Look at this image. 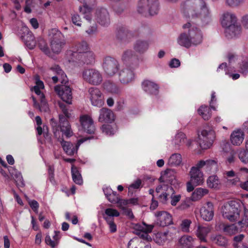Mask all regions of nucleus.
Returning a JSON list of instances; mask_svg holds the SVG:
<instances>
[{
  "label": "nucleus",
  "instance_id": "cd10ccee",
  "mask_svg": "<svg viewBox=\"0 0 248 248\" xmlns=\"http://www.w3.org/2000/svg\"><path fill=\"white\" fill-rule=\"evenodd\" d=\"M143 90L147 93L156 95L158 93V86L155 83L150 80H145L142 82Z\"/></svg>",
  "mask_w": 248,
  "mask_h": 248
},
{
  "label": "nucleus",
  "instance_id": "ea45409f",
  "mask_svg": "<svg viewBox=\"0 0 248 248\" xmlns=\"http://www.w3.org/2000/svg\"><path fill=\"white\" fill-rule=\"evenodd\" d=\"M131 35V33L124 27H120L118 28L116 33L117 38L121 40H126Z\"/></svg>",
  "mask_w": 248,
  "mask_h": 248
},
{
  "label": "nucleus",
  "instance_id": "7c9ffc66",
  "mask_svg": "<svg viewBox=\"0 0 248 248\" xmlns=\"http://www.w3.org/2000/svg\"><path fill=\"white\" fill-rule=\"evenodd\" d=\"M241 33V27L235 24L226 29L225 34L228 38L238 37Z\"/></svg>",
  "mask_w": 248,
  "mask_h": 248
},
{
  "label": "nucleus",
  "instance_id": "f8f14e48",
  "mask_svg": "<svg viewBox=\"0 0 248 248\" xmlns=\"http://www.w3.org/2000/svg\"><path fill=\"white\" fill-rule=\"evenodd\" d=\"M102 66L106 75L113 76L118 72L119 63L115 58L107 56L103 59Z\"/></svg>",
  "mask_w": 248,
  "mask_h": 248
},
{
  "label": "nucleus",
  "instance_id": "13d9d810",
  "mask_svg": "<svg viewBox=\"0 0 248 248\" xmlns=\"http://www.w3.org/2000/svg\"><path fill=\"white\" fill-rule=\"evenodd\" d=\"M106 221L108 225L109 231L112 233L116 232L117 226L114 222V220H110L109 218H106Z\"/></svg>",
  "mask_w": 248,
  "mask_h": 248
},
{
  "label": "nucleus",
  "instance_id": "4be33fe9",
  "mask_svg": "<svg viewBox=\"0 0 248 248\" xmlns=\"http://www.w3.org/2000/svg\"><path fill=\"white\" fill-rule=\"evenodd\" d=\"M211 228L208 225L198 224L196 226L195 234L201 242H207V236L210 232Z\"/></svg>",
  "mask_w": 248,
  "mask_h": 248
},
{
  "label": "nucleus",
  "instance_id": "052dcab7",
  "mask_svg": "<svg viewBox=\"0 0 248 248\" xmlns=\"http://www.w3.org/2000/svg\"><path fill=\"white\" fill-rule=\"evenodd\" d=\"M28 203L33 211L37 213L39 206L38 202L35 200H29Z\"/></svg>",
  "mask_w": 248,
  "mask_h": 248
},
{
  "label": "nucleus",
  "instance_id": "774afa93",
  "mask_svg": "<svg viewBox=\"0 0 248 248\" xmlns=\"http://www.w3.org/2000/svg\"><path fill=\"white\" fill-rule=\"evenodd\" d=\"M169 65L171 68H177L180 65V62L178 59L174 58L170 61Z\"/></svg>",
  "mask_w": 248,
  "mask_h": 248
},
{
  "label": "nucleus",
  "instance_id": "6ab92c4d",
  "mask_svg": "<svg viewBox=\"0 0 248 248\" xmlns=\"http://www.w3.org/2000/svg\"><path fill=\"white\" fill-rule=\"evenodd\" d=\"M58 140L61 143L65 153L68 155H72L77 152L78 149L80 144L87 140V139L85 138L79 140L76 146L69 142L64 141L62 139H59Z\"/></svg>",
  "mask_w": 248,
  "mask_h": 248
},
{
  "label": "nucleus",
  "instance_id": "4468645a",
  "mask_svg": "<svg viewBox=\"0 0 248 248\" xmlns=\"http://www.w3.org/2000/svg\"><path fill=\"white\" fill-rule=\"evenodd\" d=\"M89 97L94 106L101 107L104 103L103 95L97 88L91 87L88 90Z\"/></svg>",
  "mask_w": 248,
  "mask_h": 248
},
{
  "label": "nucleus",
  "instance_id": "2f4dec72",
  "mask_svg": "<svg viewBox=\"0 0 248 248\" xmlns=\"http://www.w3.org/2000/svg\"><path fill=\"white\" fill-rule=\"evenodd\" d=\"M244 134L240 130L234 131L231 135V141L234 145H240L243 141Z\"/></svg>",
  "mask_w": 248,
  "mask_h": 248
},
{
  "label": "nucleus",
  "instance_id": "e433bc0d",
  "mask_svg": "<svg viewBox=\"0 0 248 248\" xmlns=\"http://www.w3.org/2000/svg\"><path fill=\"white\" fill-rule=\"evenodd\" d=\"M194 239L189 235L182 236L179 240L180 245L184 248H190L193 246Z\"/></svg>",
  "mask_w": 248,
  "mask_h": 248
},
{
  "label": "nucleus",
  "instance_id": "58836bf2",
  "mask_svg": "<svg viewBox=\"0 0 248 248\" xmlns=\"http://www.w3.org/2000/svg\"><path fill=\"white\" fill-rule=\"evenodd\" d=\"M211 240L216 244L221 247H226L228 245V240L225 237L220 234H213L211 236Z\"/></svg>",
  "mask_w": 248,
  "mask_h": 248
},
{
  "label": "nucleus",
  "instance_id": "e2e57ef3",
  "mask_svg": "<svg viewBox=\"0 0 248 248\" xmlns=\"http://www.w3.org/2000/svg\"><path fill=\"white\" fill-rule=\"evenodd\" d=\"M16 182L17 185L22 186L24 185L23 178L20 172H17L14 175Z\"/></svg>",
  "mask_w": 248,
  "mask_h": 248
},
{
  "label": "nucleus",
  "instance_id": "f704fd0d",
  "mask_svg": "<svg viewBox=\"0 0 248 248\" xmlns=\"http://www.w3.org/2000/svg\"><path fill=\"white\" fill-rule=\"evenodd\" d=\"M182 162V157L179 153L172 154L168 159V164L170 167L180 166Z\"/></svg>",
  "mask_w": 248,
  "mask_h": 248
},
{
  "label": "nucleus",
  "instance_id": "338daca9",
  "mask_svg": "<svg viewBox=\"0 0 248 248\" xmlns=\"http://www.w3.org/2000/svg\"><path fill=\"white\" fill-rule=\"evenodd\" d=\"M141 184V181L140 179H137L135 182L131 184L128 189L131 190L132 189H138L139 188Z\"/></svg>",
  "mask_w": 248,
  "mask_h": 248
},
{
  "label": "nucleus",
  "instance_id": "393cba45",
  "mask_svg": "<svg viewBox=\"0 0 248 248\" xmlns=\"http://www.w3.org/2000/svg\"><path fill=\"white\" fill-rule=\"evenodd\" d=\"M201 216L205 221L211 220L214 217L213 204L211 202H207L200 210Z\"/></svg>",
  "mask_w": 248,
  "mask_h": 248
},
{
  "label": "nucleus",
  "instance_id": "603ef678",
  "mask_svg": "<svg viewBox=\"0 0 248 248\" xmlns=\"http://www.w3.org/2000/svg\"><path fill=\"white\" fill-rule=\"evenodd\" d=\"M221 147L222 148V151L224 153L229 154L233 152L231 149L230 144L227 141H222L221 143Z\"/></svg>",
  "mask_w": 248,
  "mask_h": 248
},
{
  "label": "nucleus",
  "instance_id": "c9c22d12",
  "mask_svg": "<svg viewBox=\"0 0 248 248\" xmlns=\"http://www.w3.org/2000/svg\"><path fill=\"white\" fill-rule=\"evenodd\" d=\"M209 193V190L206 188H197L192 193L191 200L192 201H197L201 199L204 196Z\"/></svg>",
  "mask_w": 248,
  "mask_h": 248
},
{
  "label": "nucleus",
  "instance_id": "ddd939ff",
  "mask_svg": "<svg viewBox=\"0 0 248 248\" xmlns=\"http://www.w3.org/2000/svg\"><path fill=\"white\" fill-rule=\"evenodd\" d=\"M199 143L202 149L209 148L215 138V132L212 130H203L199 134Z\"/></svg>",
  "mask_w": 248,
  "mask_h": 248
},
{
  "label": "nucleus",
  "instance_id": "8fccbe9b",
  "mask_svg": "<svg viewBox=\"0 0 248 248\" xmlns=\"http://www.w3.org/2000/svg\"><path fill=\"white\" fill-rule=\"evenodd\" d=\"M192 223L191 220L188 219H185L182 221L180 224L181 229L182 232H189V227Z\"/></svg>",
  "mask_w": 248,
  "mask_h": 248
},
{
  "label": "nucleus",
  "instance_id": "aec40b11",
  "mask_svg": "<svg viewBox=\"0 0 248 248\" xmlns=\"http://www.w3.org/2000/svg\"><path fill=\"white\" fill-rule=\"evenodd\" d=\"M118 76L120 82L124 84H126L134 80L135 74L132 69L126 67L122 69L119 71Z\"/></svg>",
  "mask_w": 248,
  "mask_h": 248
},
{
  "label": "nucleus",
  "instance_id": "f03ea898",
  "mask_svg": "<svg viewBox=\"0 0 248 248\" xmlns=\"http://www.w3.org/2000/svg\"><path fill=\"white\" fill-rule=\"evenodd\" d=\"M44 88L43 82L39 79H37L36 85L31 90L32 92H34L37 95V97L36 98L32 95L31 98L33 102V106L34 108L38 109L41 112H47L49 110L48 105L44 94L41 91V90L43 89Z\"/></svg>",
  "mask_w": 248,
  "mask_h": 248
},
{
  "label": "nucleus",
  "instance_id": "4d7b16f0",
  "mask_svg": "<svg viewBox=\"0 0 248 248\" xmlns=\"http://www.w3.org/2000/svg\"><path fill=\"white\" fill-rule=\"evenodd\" d=\"M240 72L246 75L248 73V61L245 60L242 62L240 65Z\"/></svg>",
  "mask_w": 248,
  "mask_h": 248
},
{
  "label": "nucleus",
  "instance_id": "4c0bfd02",
  "mask_svg": "<svg viewBox=\"0 0 248 248\" xmlns=\"http://www.w3.org/2000/svg\"><path fill=\"white\" fill-rule=\"evenodd\" d=\"M211 108L210 107L201 106L198 109V114L203 120L207 121L211 118L212 116Z\"/></svg>",
  "mask_w": 248,
  "mask_h": 248
},
{
  "label": "nucleus",
  "instance_id": "a18cd8bd",
  "mask_svg": "<svg viewBox=\"0 0 248 248\" xmlns=\"http://www.w3.org/2000/svg\"><path fill=\"white\" fill-rule=\"evenodd\" d=\"M168 232H157L155 234L154 240L159 245H163L167 240Z\"/></svg>",
  "mask_w": 248,
  "mask_h": 248
},
{
  "label": "nucleus",
  "instance_id": "680f3d73",
  "mask_svg": "<svg viewBox=\"0 0 248 248\" xmlns=\"http://www.w3.org/2000/svg\"><path fill=\"white\" fill-rule=\"evenodd\" d=\"M138 200L137 198H131L129 200H121L120 203L124 205L132 204L134 205L138 204Z\"/></svg>",
  "mask_w": 248,
  "mask_h": 248
},
{
  "label": "nucleus",
  "instance_id": "0e129e2a",
  "mask_svg": "<svg viewBox=\"0 0 248 248\" xmlns=\"http://www.w3.org/2000/svg\"><path fill=\"white\" fill-rule=\"evenodd\" d=\"M45 242L47 245H49L52 248H54L58 245V242H56L54 240H52L49 235L46 236Z\"/></svg>",
  "mask_w": 248,
  "mask_h": 248
},
{
  "label": "nucleus",
  "instance_id": "49530a36",
  "mask_svg": "<svg viewBox=\"0 0 248 248\" xmlns=\"http://www.w3.org/2000/svg\"><path fill=\"white\" fill-rule=\"evenodd\" d=\"M217 162L213 160H207L204 170L208 173L214 172L217 170Z\"/></svg>",
  "mask_w": 248,
  "mask_h": 248
},
{
  "label": "nucleus",
  "instance_id": "1a4fd4ad",
  "mask_svg": "<svg viewBox=\"0 0 248 248\" xmlns=\"http://www.w3.org/2000/svg\"><path fill=\"white\" fill-rule=\"evenodd\" d=\"M193 21L188 22L183 26V29L188 34L193 45L197 46L202 41V34L200 30L194 25Z\"/></svg>",
  "mask_w": 248,
  "mask_h": 248
},
{
  "label": "nucleus",
  "instance_id": "de8ad7c7",
  "mask_svg": "<svg viewBox=\"0 0 248 248\" xmlns=\"http://www.w3.org/2000/svg\"><path fill=\"white\" fill-rule=\"evenodd\" d=\"M120 215L119 212L116 209L112 208H107L105 210L104 218H109L110 220H114L113 217H118Z\"/></svg>",
  "mask_w": 248,
  "mask_h": 248
},
{
  "label": "nucleus",
  "instance_id": "9d476101",
  "mask_svg": "<svg viewBox=\"0 0 248 248\" xmlns=\"http://www.w3.org/2000/svg\"><path fill=\"white\" fill-rule=\"evenodd\" d=\"M189 174L190 179L186 183V190L189 192L192 191L195 186L202 185L204 182L203 173L197 167H192Z\"/></svg>",
  "mask_w": 248,
  "mask_h": 248
},
{
  "label": "nucleus",
  "instance_id": "f257e3e1",
  "mask_svg": "<svg viewBox=\"0 0 248 248\" xmlns=\"http://www.w3.org/2000/svg\"><path fill=\"white\" fill-rule=\"evenodd\" d=\"M186 14L196 25L205 26L211 21L210 13L204 0H187L185 3Z\"/></svg>",
  "mask_w": 248,
  "mask_h": 248
},
{
  "label": "nucleus",
  "instance_id": "69168bd1",
  "mask_svg": "<svg viewBox=\"0 0 248 248\" xmlns=\"http://www.w3.org/2000/svg\"><path fill=\"white\" fill-rule=\"evenodd\" d=\"M40 48L46 54L49 52L48 47L44 41H41L39 44Z\"/></svg>",
  "mask_w": 248,
  "mask_h": 248
},
{
  "label": "nucleus",
  "instance_id": "39448f33",
  "mask_svg": "<svg viewBox=\"0 0 248 248\" xmlns=\"http://www.w3.org/2000/svg\"><path fill=\"white\" fill-rule=\"evenodd\" d=\"M90 49L87 43L85 41L76 43L66 52V58L70 62H76L80 54H83Z\"/></svg>",
  "mask_w": 248,
  "mask_h": 248
},
{
  "label": "nucleus",
  "instance_id": "37998d69",
  "mask_svg": "<svg viewBox=\"0 0 248 248\" xmlns=\"http://www.w3.org/2000/svg\"><path fill=\"white\" fill-rule=\"evenodd\" d=\"M122 59L126 63H131L133 61L137 59V57L132 50H126L124 51Z\"/></svg>",
  "mask_w": 248,
  "mask_h": 248
},
{
  "label": "nucleus",
  "instance_id": "a211bd4d",
  "mask_svg": "<svg viewBox=\"0 0 248 248\" xmlns=\"http://www.w3.org/2000/svg\"><path fill=\"white\" fill-rule=\"evenodd\" d=\"M95 20L102 26H108L110 23L109 13L107 9L98 7L96 9L95 16Z\"/></svg>",
  "mask_w": 248,
  "mask_h": 248
},
{
  "label": "nucleus",
  "instance_id": "c03bdc74",
  "mask_svg": "<svg viewBox=\"0 0 248 248\" xmlns=\"http://www.w3.org/2000/svg\"><path fill=\"white\" fill-rule=\"evenodd\" d=\"M154 228V225H148L145 222L138 224L135 226V229L140 232H152Z\"/></svg>",
  "mask_w": 248,
  "mask_h": 248
},
{
  "label": "nucleus",
  "instance_id": "7ed1b4c3",
  "mask_svg": "<svg viewBox=\"0 0 248 248\" xmlns=\"http://www.w3.org/2000/svg\"><path fill=\"white\" fill-rule=\"evenodd\" d=\"M156 192L158 194L160 201L166 203L168 200V196L171 194L170 203L173 206H175L180 200V195H174V190L171 186L164 183L158 185L156 188Z\"/></svg>",
  "mask_w": 248,
  "mask_h": 248
},
{
  "label": "nucleus",
  "instance_id": "f3484780",
  "mask_svg": "<svg viewBox=\"0 0 248 248\" xmlns=\"http://www.w3.org/2000/svg\"><path fill=\"white\" fill-rule=\"evenodd\" d=\"M156 217L155 223L161 227H165L172 224V218L170 214L164 211H156L155 213Z\"/></svg>",
  "mask_w": 248,
  "mask_h": 248
},
{
  "label": "nucleus",
  "instance_id": "20e7f679",
  "mask_svg": "<svg viewBox=\"0 0 248 248\" xmlns=\"http://www.w3.org/2000/svg\"><path fill=\"white\" fill-rule=\"evenodd\" d=\"M159 2L157 0H140L137 6L138 12L146 16H154L158 13Z\"/></svg>",
  "mask_w": 248,
  "mask_h": 248
},
{
  "label": "nucleus",
  "instance_id": "6e6d98bb",
  "mask_svg": "<svg viewBox=\"0 0 248 248\" xmlns=\"http://www.w3.org/2000/svg\"><path fill=\"white\" fill-rule=\"evenodd\" d=\"M238 156L242 162L247 163L248 161V151L241 150L239 153Z\"/></svg>",
  "mask_w": 248,
  "mask_h": 248
},
{
  "label": "nucleus",
  "instance_id": "5701e85b",
  "mask_svg": "<svg viewBox=\"0 0 248 248\" xmlns=\"http://www.w3.org/2000/svg\"><path fill=\"white\" fill-rule=\"evenodd\" d=\"M50 72L56 74V76L52 77V79L54 83L60 80L62 84H65L67 81L66 75L58 65H54L50 69Z\"/></svg>",
  "mask_w": 248,
  "mask_h": 248
},
{
  "label": "nucleus",
  "instance_id": "473e14b6",
  "mask_svg": "<svg viewBox=\"0 0 248 248\" xmlns=\"http://www.w3.org/2000/svg\"><path fill=\"white\" fill-rule=\"evenodd\" d=\"M207 186L210 188L218 189L221 186V182L216 175L210 176L206 180Z\"/></svg>",
  "mask_w": 248,
  "mask_h": 248
},
{
  "label": "nucleus",
  "instance_id": "5fc2aeb1",
  "mask_svg": "<svg viewBox=\"0 0 248 248\" xmlns=\"http://www.w3.org/2000/svg\"><path fill=\"white\" fill-rule=\"evenodd\" d=\"M244 0H225V4L231 7L238 6L244 2Z\"/></svg>",
  "mask_w": 248,
  "mask_h": 248
},
{
  "label": "nucleus",
  "instance_id": "2eb2a0df",
  "mask_svg": "<svg viewBox=\"0 0 248 248\" xmlns=\"http://www.w3.org/2000/svg\"><path fill=\"white\" fill-rule=\"evenodd\" d=\"M83 4V6L79 7V12L84 15V18L89 22L92 20L91 15L93 7L96 4V0H78Z\"/></svg>",
  "mask_w": 248,
  "mask_h": 248
},
{
  "label": "nucleus",
  "instance_id": "a19ab883",
  "mask_svg": "<svg viewBox=\"0 0 248 248\" xmlns=\"http://www.w3.org/2000/svg\"><path fill=\"white\" fill-rule=\"evenodd\" d=\"M71 173L73 181L78 185H81L83 183V180L81 173L78 169L72 166L71 168Z\"/></svg>",
  "mask_w": 248,
  "mask_h": 248
},
{
  "label": "nucleus",
  "instance_id": "dca6fc26",
  "mask_svg": "<svg viewBox=\"0 0 248 248\" xmlns=\"http://www.w3.org/2000/svg\"><path fill=\"white\" fill-rule=\"evenodd\" d=\"M55 91L63 101L69 104L72 103V90L69 86L65 85H57L55 87Z\"/></svg>",
  "mask_w": 248,
  "mask_h": 248
},
{
  "label": "nucleus",
  "instance_id": "3c124183",
  "mask_svg": "<svg viewBox=\"0 0 248 248\" xmlns=\"http://www.w3.org/2000/svg\"><path fill=\"white\" fill-rule=\"evenodd\" d=\"M105 86L107 90L112 93H118L120 92V89L115 84L108 83H106Z\"/></svg>",
  "mask_w": 248,
  "mask_h": 248
},
{
  "label": "nucleus",
  "instance_id": "a878e982",
  "mask_svg": "<svg viewBox=\"0 0 248 248\" xmlns=\"http://www.w3.org/2000/svg\"><path fill=\"white\" fill-rule=\"evenodd\" d=\"M220 21L222 26L226 29L236 23V17L233 13L226 12L222 14Z\"/></svg>",
  "mask_w": 248,
  "mask_h": 248
},
{
  "label": "nucleus",
  "instance_id": "b1692460",
  "mask_svg": "<svg viewBox=\"0 0 248 248\" xmlns=\"http://www.w3.org/2000/svg\"><path fill=\"white\" fill-rule=\"evenodd\" d=\"M23 30L24 31V34L21 35V37L24 41L26 46L30 49H33L36 45V42L32 33L29 31L28 27L24 26Z\"/></svg>",
  "mask_w": 248,
  "mask_h": 248
},
{
  "label": "nucleus",
  "instance_id": "bf43d9fd",
  "mask_svg": "<svg viewBox=\"0 0 248 248\" xmlns=\"http://www.w3.org/2000/svg\"><path fill=\"white\" fill-rule=\"evenodd\" d=\"M71 20L72 23L80 27L81 25V18L78 15L75 14L72 15Z\"/></svg>",
  "mask_w": 248,
  "mask_h": 248
},
{
  "label": "nucleus",
  "instance_id": "0eeeda50",
  "mask_svg": "<svg viewBox=\"0 0 248 248\" xmlns=\"http://www.w3.org/2000/svg\"><path fill=\"white\" fill-rule=\"evenodd\" d=\"M239 207L238 203L233 201L225 203L221 209L222 216L231 221L236 220L239 217Z\"/></svg>",
  "mask_w": 248,
  "mask_h": 248
},
{
  "label": "nucleus",
  "instance_id": "6e6552de",
  "mask_svg": "<svg viewBox=\"0 0 248 248\" xmlns=\"http://www.w3.org/2000/svg\"><path fill=\"white\" fill-rule=\"evenodd\" d=\"M49 35L51 39L50 46L52 51L55 53H60L65 44L63 35L55 29H52Z\"/></svg>",
  "mask_w": 248,
  "mask_h": 248
},
{
  "label": "nucleus",
  "instance_id": "423d86ee",
  "mask_svg": "<svg viewBox=\"0 0 248 248\" xmlns=\"http://www.w3.org/2000/svg\"><path fill=\"white\" fill-rule=\"evenodd\" d=\"M58 104L63 114L66 117L65 118L62 115H59L61 131L63 135H64L67 138H69L72 136L73 132L67 118L70 117L71 114L63 103L59 102Z\"/></svg>",
  "mask_w": 248,
  "mask_h": 248
},
{
  "label": "nucleus",
  "instance_id": "79ce46f5",
  "mask_svg": "<svg viewBox=\"0 0 248 248\" xmlns=\"http://www.w3.org/2000/svg\"><path fill=\"white\" fill-rule=\"evenodd\" d=\"M186 140V135L182 132L177 133L172 140V144L175 146L176 149L183 145Z\"/></svg>",
  "mask_w": 248,
  "mask_h": 248
},
{
  "label": "nucleus",
  "instance_id": "c756f323",
  "mask_svg": "<svg viewBox=\"0 0 248 248\" xmlns=\"http://www.w3.org/2000/svg\"><path fill=\"white\" fill-rule=\"evenodd\" d=\"M95 55L90 49L83 54H80L79 57L76 59V62L79 61L87 64H92L94 62Z\"/></svg>",
  "mask_w": 248,
  "mask_h": 248
},
{
  "label": "nucleus",
  "instance_id": "9b49d317",
  "mask_svg": "<svg viewBox=\"0 0 248 248\" xmlns=\"http://www.w3.org/2000/svg\"><path fill=\"white\" fill-rule=\"evenodd\" d=\"M82 75L83 79L91 85H99L103 80V77L101 72L94 68L85 69L82 72Z\"/></svg>",
  "mask_w": 248,
  "mask_h": 248
},
{
  "label": "nucleus",
  "instance_id": "09e8293b",
  "mask_svg": "<svg viewBox=\"0 0 248 248\" xmlns=\"http://www.w3.org/2000/svg\"><path fill=\"white\" fill-rule=\"evenodd\" d=\"M223 231L229 235H232L238 232V229L234 224H232L225 226Z\"/></svg>",
  "mask_w": 248,
  "mask_h": 248
},
{
  "label": "nucleus",
  "instance_id": "c85d7f7f",
  "mask_svg": "<svg viewBox=\"0 0 248 248\" xmlns=\"http://www.w3.org/2000/svg\"><path fill=\"white\" fill-rule=\"evenodd\" d=\"M177 41L178 44L182 46L185 47L187 48H189L192 46H194L193 43L190 40L188 34L184 30V32L181 33L178 37Z\"/></svg>",
  "mask_w": 248,
  "mask_h": 248
},
{
  "label": "nucleus",
  "instance_id": "bb28decb",
  "mask_svg": "<svg viewBox=\"0 0 248 248\" xmlns=\"http://www.w3.org/2000/svg\"><path fill=\"white\" fill-rule=\"evenodd\" d=\"M114 120L113 112L109 109L103 108L99 110L98 121L101 123H111Z\"/></svg>",
  "mask_w": 248,
  "mask_h": 248
},
{
  "label": "nucleus",
  "instance_id": "412c9836",
  "mask_svg": "<svg viewBox=\"0 0 248 248\" xmlns=\"http://www.w3.org/2000/svg\"><path fill=\"white\" fill-rule=\"evenodd\" d=\"M80 123L83 130L89 134L93 133L95 130L93 121L88 115H83L80 117Z\"/></svg>",
  "mask_w": 248,
  "mask_h": 248
},
{
  "label": "nucleus",
  "instance_id": "72a5a7b5",
  "mask_svg": "<svg viewBox=\"0 0 248 248\" xmlns=\"http://www.w3.org/2000/svg\"><path fill=\"white\" fill-rule=\"evenodd\" d=\"M148 47L149 42L142 40H137L134 46L135 50L139 53H143L147 51Z\"/></svg>",
  "mask_w": 248,
  "mask_h": 248
},
{
  "label": "nucleus",
  "instance_id": "864d4df0",
  "mask_svg": "<svg viewBox=\"0 0 248 248\" xmlns=\"http://www.w3.org/2000/svg\"><path fill=\"white\" fill-rule=\"evenodd\" d=\"M101 129L102 132L107 135L110 136L115 133V130L110 125H103Z\"/></svg>",
  "mask_w": 248,
  "mask_h": 248
}]
</instances>
